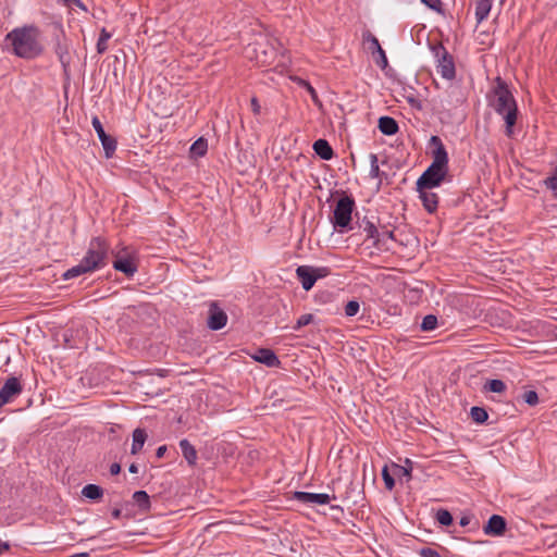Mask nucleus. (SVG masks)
Masks as SVG:
<instances>
[{"instance_id":"aec40b11","label":"nucleus","mask_w":557,"mask_h":557,"mask_svg":"<svg viewBox=\"0 0 557 557\" xmlns=\"http://www.w3.org/2000/svg\"><path fill=\"white\" fill-rule=\"evenodd\" d=\"M377 127L382 134L387 136L395 135L399 129L396 120L391 116H381Z\"/></svg>"},{"instance_id":"de8ad7c7","label":"nucleus","mask_w":557,"mask_h":557,"mask_svg":"<svg viewBox=\"0 0 557 557\" xmlns=\"http://www.w3.org/2000/svg\"><path fill=\"white\" fill-rule=\"evenodd\" d=\"M120 472H121V466H120L119 463L114 462V463H112V465L110 466V473H111L112 475H116V474H119Z\"/></svg>"},{"instance_id":"dca6fc26","label":"nucleus","mask_w":557,"mask_h":557,"mask_svg":"<svg viewBox=\"0 0 557 557\" xmlns=\"http://www.w3.org/2000/svg\"><path fill=\"white\" fill-rule=\"evenodd\" d=\"M296 274L305 290H310L315 284V277L312 272V267L300 265L296 269Z\"/></svg>"},{"instance_id":"7c9ffc66","label":"nucleus","mask_w":557,"mask_h":557,"mask_svg":"<svg viewBox=\"0 0 557 557\" xmlns=\"http://www.w3.org/2000/svg\"><path fill=\"white\" fill-rule=\"evenodd\" d=\"M111 38V33L107 32L106 28H102L100 32V36L97 41V52L99 54L104 53L108 50V40Z\"/></svg>"},{"instance_id":"39448f33","label":"nucleus","mask_w":557,"mask_h":557,"mask_svg":"<svg viewBox=\"0 0 557 557\" xmlns=\"http://www.w3.org/2000/svg\"><path fill=\"white\" fill-rule=\"evenodd\" d=\"M355 208V200L350 196L341 197L334 208L331 223L335 231L343 233L350 228L351 214Z\"/></svg>"},{"instance_id":"09e8293b","label":"nucleus","mask_w":557,"mask_h":557,"mask_svg":"<svg viewBox=\"0 0 557 557\" xmlns=\"http://www.w3.org/2000/svg\"><path fill=\"white\" fill-rule=\"evenodd\" d=\"M165 451H166V446L165 445H162V446L158 447L157 451H156L157 458H162L164 456Z\"/></svg>"},{"instance_id":"9d476101","label":"nucleus","mask_w":557,"mask_h":557,"mask_svg":"<svg viewBox=\"0 0 557 557\" xmlns=\"http://www.w3.org/2000/svg\"><path fill=\"white\" fill-rule=\"evenodd\" d=\"M227 322V314L218 306L216 302H211L208 312L207 325L212 331L223 329Z\"/></svg>"},{"instance_id":"603ef678","label":"nucleus","mask_w":557,"mask_h":557,"mask_svg":"<svg viewBox=\"0 0 557 557\" xmlns=\"http://www.w3.org/2000/svg\"><path fill=\"white\" fill-rule=\"evenodd\" d=\"M469 523H470V518H469V517H462V518L460 519V521H459V524H460L461 527H466V525H468Z\"/></svg>"},{"instance_id":"f8f14e48","label":"nucleus","mask_w":557,"mask_h":557,"mask_svg":"<svg viewBox=\"0 0 557 557\" xmlns=\"http://www.w3.org/2000/svg\"><path fill=\"white\" fill-rule=\"evenodd\" d=\"M359 228L362 231V233L366 235V239L372 240V246L376 249H382V245H380V231L377 230L374 222L368 220L364 218L359 223Z\"/></svg>"},{"instance_id":"9b49d317","label":"nucleus","mask_w":557,"mask_h":557,"mask_svg":"<svg viewBox=\"0 0 557 557\" xmlns=\"http://www.w3.org/2000/svg\"><path fill=\"white\" fill-rule=\"evenodd\" d=\"M336 497L333 496V499ZM294 499L302 504H317L326 505L331 502L332 497L325 493H309V492H295Z\"/></svg>"},{"instance_id":"49530a36","label":"nucleus","mask_w":557,"mask_h":557,"mask_svg":"<svg viewBox=\"0 0 557 557\" xmlns=\"http://www.w3.org/2000/svg\"><path fill=\"white\" fill-rule=\"evenodd\" d=\"M251 108H252V111L255 114H259L260 113V104H259V101L256 97L251 98Z\"/></svg>"},{"instance_id":"b1692460","label":"nucleus","mask_w":557,"mask_h":557,"mask_svg":"<svg viewBox=\"0 0 557 557\" xmlns=\"http://www.w3.org/2000/svg\"><path fill=\"white\" fill-rule=\"evenodd\" d=\"M146 440H147L146 431L140 428L135 429L133 432V444H132L131 453L133 455H136L138 451H140Z\"/></svg>"},{"instance_id":"a18cd8bd","label":"nucleus","mask_w":557,"mask_h":557,"mask_svg":"<svg viewBox=\"0 0 557 557\" xmlns=\"http://www.w3.org/2000/svg\"><path fill=\"white\" fill-rule=\"evenodd\" d=\"M300 84H301V85H304V86L307 88V90H308V91H309V94L311 95L312 99H313V100H317V97H318V96H317L315 89H314V88H313V87H312L308 82H306V81H302V79H301V81H300Z\"/></svg>"},{"instance_id":"3c124183","label":"nucleus","mask_w":557,"mask_h":557,"mask_svg":"<svg viewBox=\"0 0 557 557\" xmlns=\"http://www.w3.org/2000/svg\"><path fill=\"white\" fill-rule=\"evenodd\" d=\"M10 548L9 544L0 540V555Z\"/></svg>"},{"instance_id":"bb28decb","label":"nucleus","mask_w":557,"mask_h":557,"mask_svg":"<svg viewBox=\"0 0 557 557\" xmlns=\"http://www.w3.org/2000/svg\"><path fill=\"white\" fill-rule=\"evenodd\" d=\"M133 499L141 511H148L150 509V497L146 491L135 492Z\"/></svg>"},{"instance_id":"f03ea898","label":"nucleus","mask_w":557,"mask_h":557,"mask_svg":"<svg viewBox=\"0 0 557 557\" xmlns=\"http://www.w3.org/2000/svg\"><path fill=\"white\" fill-rule=\"evenodd\" d=\"M433 161L417 181V189L438 187L448 174V154L438 136L430 138Z\"/></svg>"},{"instance_id":"a878e982","label":"nucleus","mask_w":557,"mask_h":557,"mask_svg":"<svg viewBox=\"0 0 557 557\" xmlns=\"http://www.w3.org/2000/svg\"><path fill=\"white\" fill-rule=\"evenodd\" d=\"M82 495L88 499L97 500L103 496V488L96 484H87L83 487Z\"/></svg>"},{"instance_id":"412c9836","label":"nucleus","mask_w":557,"mask_h":557,"mask_svg":"<svg viewBox=\"0 0 557 557\" xmlns=\"http://www.w3.org/2000/svg\"><path fill=\"white\" fill-rule=\"evenodd\" d=\"M54 52L59 58L63 67H66L70 63V54H69V44L65 39L57 38V42L54 46Z\"/></svg>"},{"instance_id":"20e7f679","label":"nucleus","mask_w":557,"mask_h":557,"mask_svg":"<svg viewBox=\"0 0 557 557\" xmlns=\"http://www.w3.org/2000/svg\"><path fill=\"white\" fill-rule=\"evenodd\" d=\"M109 245L101 237H94L82 261L94 272L107 264Z\"/></svg>"},{"instance_id":"5fc2aeb1","label":"nucleus","mask_w":557,"mask_h":557,"mask_svg":"<svg viewBox=\"0 0 557 557\" xmlns=\"http://www.w3.org/2000/svg\"><path fill=\"white\" fill-rule=\"evenodd\" d=\"M377 61H380V63L382 64V54H377V58H375V62L377 63Z\"/></svg>"},{"instance_id":"5701e85b","label":"nucleus","mask_w":557,"mask_h":557,"mask_svg":"<svg viewBox=\"0 0 557 557\" xmlns=\"http://www.w3.org/2000/svg\"><path fill=\"white\" fill-rule=\"evenodd\" d=\"M492 0H475V18L478 23H482L487 18L491 9Z\"/></svg>"},{"instance_id":"0eeeda50","label":"nucleus","mask_w":557,"mask_h":557,"mask_svg":"<svg viewBox=\"0 0 557 557\" xmlns=\"http://www.w3.org/2000/svg\"><path fill=\"white\" fill-rule=\"evenodd\" d=\"M112 265L114 270L124 273L127 277H132L137 272L135 255L129 252L126 248L115 253Z\"/></svg>"},{"instance_id":"72a5a7b5","label":"nucleus","mask_w":557,"mask_h":557,"mask_svg":"<svg viewBox=\"0 0 557 557\" xmlns=\"http://www.w3.org/2000/svg\"><path fill=\"white\" fill-rule=\"evenodd\" d=\"M544 185L553 191L555 198H557V164L550 176L544 180Z\"/></svg>"},{"instance_id":"2f4dec72","label":"nucleus","mask_w":557,"mask_h":557,"mask_svg":"<svg viewBox=\"0 0 557 557\" xmlns=\"http://www.w3.org/2000/svg\"><path fill=\"white\" fill-rule=\"evenodd\" d=\"M437 326V317L434 314H428L422 319L421 330L423 332H430L435 330Z\"/></svg>"},{"instance_id":"6e6552de","label":"nucleus","mask_w":557,"mask_h":557,"mask_svg":"<svg viewBox=\"0 0 557 557\" xmlns=\"http://www.w3.org/2000/svg\"><path fill=\"white\" fill-rule=\"evenodd\" d=\"M23 391L18 377L10 376L0 388V408L14 400Z\"/></svg>"},{"instance_id":"6ab92c4d","label":"nucleus","mask_w":557,"mask_h":557,"mask_svg":"<svg viewBox=\"0 0 557 557\" xmlns=\"http://www.w3.org/2000/svg\"><path fill=\"white\" fill-rule=\"evenodd\" d=\"M180 448L182 450V455L187 461V463L191 467L196 465L197 461V450L196 448L190 444V442L187 438H183L180 441Z\"/></svg>"},{"instance_id":"ddd939ff","label":"nucleus","mask_w":557,"mask_h":557,"mask_svg":"<svg viewBox=\"0 0 557 557\" xmlns=\"http://www.w3.org/2000/svg\"><path fill=\"white\" fill-rule=\"evenodd\" d=\"M363 41L368 42L369 50L373 55L382 54V64L377 61V65L384 69L387 65V58L385 51L382 49L379 39L370 32L363 33Z\"/></svg>"},{"instance_id":"423d86ee","label":"nucleus","mask_w":557,"mask_h":557,"mask_svg":"<svg viewBox=\"0 0 557 557\" xmlns=\"http://www.w3.org/2000/svg\"><path fill=\"white\" fill-rule=\"evenodd\" d=\"M431 51L436 59V71L447 81L456 77V67L453 55L447 51L442 42L431 45Z\"/></svg>"},{"instance_id":"cd10ccee","label":"nucleus","mask_w":557,"mask_h":557,"mask_svg":"<svg viewBox=\"0 0 557 557\" xmlns=\"http://www.w3.org/2000/svg\"><path fill=\"white\" fill-rule=\"evenodd\" d=\"M208 150L207 139L200 137L190 147V153L196 157H203Z\"/></svg>"},{"instance_id":"4468645a","label":"nucleus","mask_w":557,"mask_h":557,"mask_svg":"<svg viewBox=\"0 0 557 557\" xmlns=\"http://www.w3.org/2000/svg\"><path fill=\"white\" fill-rule=\"evenodd\" d=\"M483 531L487 535H502L506 531V520L502 516L493 515Z\"/></svg>"},{"instance_id":"7ed1b4c3","label":"nucleus","mask_w":557,"mask_h":557,"mask_svg":"<svg viewBox=\"0 0 557 557\" xmlns=\"http://www.w3.org/2000/svg\"><path fill=\"white\" fill-rule=\"evenodd\" d=\"M490 104L497 114L503 116L506 124V135L510 137L513 133L512 127L517 122L518 108L511 91L500 77L496 78V86L493 88Z\"/></svg>"},{"instance_id":"e433bc0d","label":"nucleus","mask_w":557,"mask_h":557,"mask_svg":"<svg viewBox=\"0 0 557 557\" xmlns=\"http://www.w3.org/2000/svg\"><path fill=\"white\" fill-rule=\"evenodd\" d=\"M313 321V315L311 313L302 314L298 318L296 325L293 327L295 331L300 330L301 327L310 324Z\"/></svg>"},{"instance_id":"4be33fe9","label":"nucleus","mask_w":557,"mask_h":557,"mask_svg":"<svg viewBox=\"0 0 557 557\" xmlns=\"http://www.w3.org/2000/svg\"><path fill=\"white\" fill-rule=\"evenodd\" d=\"M314 152L323 160H331L334 156L333 149L327 140L318 139L313 144Z\"/></svg>"},{"instance_id":"c756f323","label":"nucleus","mask_w":557,"mask_h":557,"mask_svg":"<svg viewBox=\"0 0 557 557\" xmlns=\"http://www.w3.org/2000/svg\"><path fill=\"white\" fill-rule=\"evenodd\" d=\"M484 389L488 391V392L500 394L506 391V384L502 380L493 379V380L487 381L484 384Z\"/></svg>"},{"instance_id":"2eb2a0df","label":"nucleus","mask_w":557,"mask_h":557,"mask_svg":"<svg viewBox=\"0 0 557 557\" xmlns=\"http://www.w3.org/2000/svg\"><path fill=\"white\" fill-rule=\"evenodd\" d=\"M432 189L433 188L417 189L419 191L422 205L429 213H434L438 205V196L437 194L433 193Z\"/></svg>"},{"instance_id":"8fccbe9b","label":"nucleus","mask_w":557,"mask_h":557,"mask_svg":"<svg viewBox=\"0 0 557 557\" xmlns=\"http://www.w3.org/2000/svg\"><path fill=\"white\" fill-rule=\"evenodd\" d=\"M121 515H122V510L119 509V508H114L112 511H111V516L114 518V519H119L121 518Z\"/></svg>"},{"instance_id":"58836bf2","label":"nucleus","mask_w":557,"mask_h":557,"mask_svg":"<svg viewBox=\"0 0 557 557\" xmlns=\"http://www.w3.org/2000/svg\"><path fill=\"white\" fill-rule=\"evenodd\" d=\"M423 4H425L431 10L442 13L443 12V3L442 0H420Z\"/></svg>"},{"instance_id":"4c0bfd02","label":"nucleus","mask_w":557,"mask_h":557,"mask_svg":"<svg viewBox=\"0 0 557 557\" xmlns=\"http://www.w3.org/2000/svg\"><path fill=\"white\" fill-rule=\"evenodd\" d=\"M522 398L530 406H535L539 404V396L535 391H527Z\"/></svg>"},{"instance_id":"37998d69","label":"nucleus","mask_w":557,"mask_h":557,"mask_svg":"<svg viewBox=\"0 0 557 557\" xmlns=\"http://www.w3.org/2000/svg\"><path fill=\"white\" fill-rule=\"evenodd\" d=\"M380 245H382V249H386L385 245L388 239H394V232L388 230H383L380 232Z\"/></svg>"},{"instance_id":"79ce46f5","label":"nucleus","mask_w":557,"mask_h":557,"mask_svg":"<svg viewBox=\"0 0 557 557\" xmlns=\"http://www.w3.org/2000/svg\"><path fill=\"white\" fill-rule=\"evenodd\" d=\"M312 272H313V275L315 277V282L319 280V278H323V277H326L327 275L331 274V270L330 268L327 267H319V268H313L312 267Z\"/></svg>"},{"instance_id":"a19ab883","label":"nucleus","mask_w":557,"mask_h":557,"mask_svg":"<svg viewBox=\"0 0 557 557\" xmlns=\"http://www.w3.org/2000/svg\"><path fill=\"white\" fill-rule=\"evenodd\" d=\"M412 466L413 462L408 458L405 460V466H397L401 471V474L407 478V481L411 479Z\"/></svg>"},{"instance_id":"c9c22d12","label":"nucleus","mask_w":557,"mask_h":557,"mask_svg":"<svg viewBox=\"0 0 557 557\" xmlns=\"http://www.w3.org/2000/svg\"><path fill=\"white\" fill-rule=\"evenodd\" d=\"M359 309H360L359 302L357 300H350L345 306V314L347 317H355L359 312Z\"/></svg>"},{"instance_id":"ea45409f","label":"nucleus","mask_w":557,"mask_h":557,"mask_svg":"<svg viewBox=\"0 0 557 557\" xmlns=\"http://www.w3.org/2000/svg\"><path fill=\"white\" fill-rule=\"evenodd\" d=\"M382 478H383V481L385 483V487L389 491H392L395 486V480L394 478L389 474L388 470H387V467H384V469L382 470Z\"/></svg>"},{"instance_id":"f257e3e1","label":"nucleus","mask_w":557,"mask_h":557,"mask_svg":"<svg viewBox=\"0 0 557 557\" xmlns=\"http://www.w3.org/2000/svg\"><path fill=\"white\" fill-rule=\"evenodd\" d=\"M4 41L10 44L12 52L22 59L32 60L44 52L40 42V30L35 25L16 27L5 35Z\"/></svg>"},{"instance_id":"c03bdc74","label":"nucleus","mask_w":557,"mask_h":557,"mask_svg":"<svg viewBox=\"0 0 557 557\" xmlns=\"http://www.w3.org/2000/svg\"><path fill=\"white\" fill-rule=\"evenodd\" d=\"M420 556L422 557H442L441 554L431 547H423L419 552Z\"/></svg>"},{"instance_id":"f3484780","label":"nucleus","mask_w":557,"mask_h":557,"mask_svg":"<svg viewBox=\"0 0 557 557\" xmlns=\"http://www.w3.org/2000/svg\"><path fill=\"white\" fill-rule=\"evenodd\" d=\"M253 358L255 360L265 364L267 367H277L280 364L277 356L271 349L268 348L258 349Z\"/></svg>"},{"instance_id":"393cba45","label":"nucleus","mask_w":557,"mask_h":557,"mask_svg":"<svg viewBox=\"0 0 557 557\" xmlns=\"http://www.w3.org/2000/svg\"><path fill=\"white\" fill-rule=\"evenodd\" d=\"M90 267H87L82 260L78 264L72 267L67 271L64 272L63 278L64 280H71L74 277H77L82 274L91 273Z\"/></svg>"},{"instance_id":"1a4fd4ad","label":"nucleus","mask_w":557,"mask_h":557,"mask_svg":"<svg viewBox=\"0 0 557 557\" xmlns=\"http://www.w3.org/2000/svg\"><path fill=\"white\" fill-rule=\"evenodd\" d=\"M92 127L95 128L107 158H111L116 150V140L104 132V128L97 116L92 117Z\"/></svg>"},{"instance_id":"f704fd0d","label":"nucleus","mask_w":557,"mask_h":557,"mask_svg":"<svg viewBox=\"0 0 557 557\" xmlns=\"http://www.w3.org/2000/svg\"><path fill=\"white\" fill-rule=\"evenodd\" d=\"M369 158H370V177L379 178L381 171L379 168L377 156L375 153H371Z\"/></svg>"},{"instance_id":"864d4df0","label":"nucleus","mask_w":557,"mask_h":557,"mask_svg":"<svg viewBox=\"0 0 557 557\" xmlns=\"http://www.w3.org/2000/svg\"><path fill=\"white\" fill-rule=\"evenodd\" d=\"M128 471L131 473H137L138 472V466L135 465V463H132L129 467H128Z\"/></svg>"},{"instance_id":"a211bd4d","label":"nucleus","mask_w":557,"mask_h":557,"mask_svg":"<svg viewBox=\"0 0 557 557\" xmlns=\"http://www.w3.org/2000/svg\"><path fill=\"white\" fill-rule=\"evenodd\" d=\"M252 50L256 53L257 63L262 65L270 63L271 60L275 57L274 48H271L270 50L264 49L263 45L259 41L253 44Z\"/></svg>"},{"instance_id":"c85d7f7f","label":"nucleus","mask_w":557,"mask_h":557,"mask_svg":"<svg viewBox=\"0 0 557 557\" xmlns=\"http://www.w3.org/2000/svg\"><path fill=\"white\" fill-rule=\"evenodd\" d=\"M470 416H471V419L475 422V423H479V424H482L484 422L487 421L488 419V413L487 411L482 408V407H472L471 410H470Z\"/></svg>"},{"instance_id":"473e14b6","label":"nucleus","mask_w":557,"mask_h":557,"mask_svg":"<svg viewBox=\"0 0 557 557\" xmlns=\"http://www.w3.org/2000/svg\"><path fill=\"white\" fill-rule=\"evenodd\" d=\"M436 521L442 525H450L453 523V516L446 509H438L435 515Z\"/></svg>"}]
</instances>
